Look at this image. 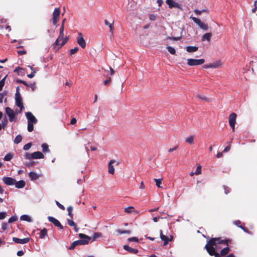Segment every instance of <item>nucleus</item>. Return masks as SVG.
<instances>
[{"label": "nucleus", "mask_w": 257, "mask_h": 257, "mask_svg": "<svg viewBox=\"0 0 257 257\" xmlns=\"http://www.w3.org/2000/svg\"><path fill=\"white\" fill-rule=\"evenodd\" d=\"M79 238H81L80 240H76L73 242L69 249L73 250L77 245H86L88 244L91 240V237L85 235L83 233H79L78 234Z\"/></svg>", "instance_id": "nucleus-2"}, {"label": "nucleus", "mask_w": 257, "mask_h": 257, "mask_svg": "<svg viewBox=\"0 0 257 257\" xmlns=\"http://www.w3.org/2000/svg\"><path fill=\"white\" fill-rule=\"evenodd\" d=\"M185 141L186 143H188L190 145H192L194 144V137L193 136H190L187 138L186 139Z\"/></svg>", "instance_id": "nucleus-27"}, {"label": "nucleus", "mask_w": 257, "mask_h": 257, "mask_svg": "<svg viewBox=\"0 0 257 257\" xmlns=\"http://www.w3.org/2000/svg\"><path fill=\"white\" fill-rule=\"evenodd\" d=\"M6 214L5 212H0V220L3 219L6 217Z\"/></svg>", "instance_id": "nucleus-55"}, {"label": "nucleus", "mask_w": 257, "mask_h": 257, "mask_svg": "<svg viewBox=\"0 0 257 257\" xmlns=\"http://www.w3.org/2000/svg\"><path fill=\"white\" fill-rule=\"evenodd\" d=\"M218 243L228 245V240H223L220 237L210 239L205 245V248L210 255H214L216 257V254L218 253L215 251L213 246Z\"/></svg>", "instance_id": "nucleus-1"}, {"label": "nucleus", "mask_w": 257, "mask_h": 257, "mask_svg": "<svg viewBox=\"0 0 257 257\" xmlns=\"http://www.w3.org/2000/svg\"><path fill=\"white\" fill-rule=\"evenodd\" d=\"M167 49L170 54H173V55L175 54L176 50L173 47H171V46H168L167 47Z\"/></svg>", "instance_id": "nucleus-39"}, {"label": "nucleus", "mask_w": 257, "mask_h": 257, "mask_svg": "<svg viewBox=\"0 0 257 257\" xmlns=\"http://www.w3.org/2000/svg\"><path fill=\"white\" fill-rule=\"evenodd\" d=\"M211 37H212L211 33H205L202 36V40L203 41H204L205 40H207L209 42L210 41Z\"/></svg>", "instance_id": "nucleus-21"}, {"label": "nucleus", "mask_w": 257, "mask_h": 257, "mask_svg": "<svg viewBox=\"0 0 257 257\" xmlns=\"http://www.w3.org/2000/svg\"><path fill=\"white\" fill-rule=\"evenodd\" d=\"M6 78V77H5L2 80L0 81V91L3 89V88L5 85Z\"/></svg>", "instance_id": "nucleus-45"}, {"label": "nucleus", "mask_w": 257, "mask_h": 257, "mask_svg": "<svg viewBox=\"0 0 257 257\" xmlns=\"http://www.w3.org/2000/svg\"><path fill=\"white\" fill-rule=\"evenodd\" d=\"M30 240V238L29 237H26L23 239L19 238L17 237H14L13 238V240L17 243L19 244H25L28 243Z\"/></svg>", "instance_id": "nucleus-12"}, {"label": "nucleus", "mask_w": 257, "mask_h": 257, "mask_svg": "<svg viewBox=\"0 0 257 257\" xmlns=\"http://www.w3.org/2000/svg\"><path fill=\"white\" fill-rule=\"evenodd\" d=\"M168 38L171 40L177 41V40H180L181 39V37H169Z\"/></svg>", "instance_id": "nucleus-51"}, {"label": "nucleus", "mask_w": 257, "mask_h": 257, "mask_svg": "<svg viewBox=\"0 0 257 257\" xmlns=\"http://www.w3.org/2000/svg\"><path fill=\"white\" fill-rule=\"evenodd\" d=\"M192 20L198 25L201 22V21L199 19H198V18H195V17L192 18Z\"/></svg>", "instance_id": "nucleus-54"}, {"label": "nucleus", "mask_w": 257, "mask_h": 257, "mask_svg": "<svg viewBox=\"0 0 257 257\" xmlns=\"http://www.w3.org/2000/svg\"><path fill=\"white\" fill-rule=\"evenodd\" d=\"M15 100L17 106H18L22 110L24 108V105L22 101V98L21 96L19 91H18L16 92V93L15 94Z\"/></svg>", "instance_id": "nucleus-7"}, {"label": "nucleus", "mask_w": 257, "mask_h": 257, "mask_svg": "<svg viewBox=\"0 0 257 257\" xmlns=\"http://www.w3.org/2000/svg\"><path fill=\"white\" fill-rule=\"evenodd\" d=\"M64 36V33L60 32L59 36L58 39H59L60 40H62L63 39Z\"/></svg>", "instance_id": "nucleus-58"}, {"label": "nucleus", "mask_w": 257, "mask_h": 257, "mask_svg": "<svg viewBox=\"0 0 257 257\" xmlns=\"http://www.w3.org/2000/svg\"><path fill=\"white\" fill-rule=\"evenodd\" d=\"M76 121H77L76 119L75 118H73L71 120L70 123L71 124H74L76 123Z\"/></svg>", "instance_id": "nucleus-64"}, {"label": "nucleus", "mask_w": 257, "mask_h": 257, "mask_svg": "<svg viewBox=\"0 0 257 257\" xmlns=\"http://www.w3.org/2000/svg\"><path fill=\"white\" fill-rule=\"evenodd\" d=\"M199 27L204 31H207L208 29V26L207 24H204L201 22L198 25Z\"/></svg>", "instance_id": "nucleus-28"}, {"label": "nucleus", "mask_w": 257, "mask_h": 257, "mask_svg": "<svg viewBox=\"0 0 257 257\" xmlns=\"http://www.w3.org/2000/svg\"><path fill=\"white\" fill-rule=\"evenodd\" d=\"M230 145H229V146H228L225 148V149L223 150V152H225V153L227 152L230 150Z\"/></svg>", "instance_id": "nucleus-60"}, {"label": "nucleus", "mask_w": 257, "mask_h": 257, "mask_svg": "<svg viewBox=\"0 0 257 257\" xmlns=\"http://www.w3.org/2000/svg\"><path fill=\"white\" fill-rule=\"evenodd\" d=\"M201 173V167L200 166H198L197 168H196V170L195 171V172H194V174L195 175H199Z\"/></svg>", "instance_id": "nucleus-48"}, {"label": "nucleus", "mask_w": 257, "mask_h": 257, "mask_svg": "<svg viewBox=\"0 0 257 257\" xmlns=\"http://www.w3.org/2000/svg\"><path fill=\"white\" fill-rule=\"evenodd\" d=\"M154 181L156 182V186L159 188H162L161 186L162 178L161 179H154Z\"/></svg>", "instance_id": "nucleus-33"}, {"label": "nucleus", "mask_w": 257, "mask_h": 257, "mask_svg": "<svg viewBox=\"0 0 257 257\" xmlns=\"http://www.w3.org/2000/svg\"><path fill=\"white\" fill-rule=\"evenodd\" d=\"M124 211H125V212L127 213H138V211H136L134 207L133 206H129L128 207L125 208L124 209Z\"/></svg>", "instance_id": "nucleus-22"}, {"label": "nucleus", "mask_w": 257, "mask_h": 257, "mask_svg": "<svg viewBox=\"0 0 257 257\" xmlns=\"http://www.w3.org/2000/svg\"><path fill=\"white\" fill-rule=\"evenodd\" d=\"M32 146V143H29L27 144H26L24 147H23V149L25 151H27L28 150L30 149V148Z\"/></svg>", "instance_id": "nucleus-47"}, {"label": "nucleus", "mask_w": 257, "mask_h": 257, "mask_svg": "<svg viewBox=\"0 0 257 257\" xmlns=\"http://www.w3.org/2000/svg\"><path fill=\"white\" fill-rule=\"evenodd\" d=\"M6 112L9 117V120L11 122L16 121L17 117L14 110L9 107L6 108Z\"/></svg>", "instance_id": "nucleus-5"}, {"label": "nucleus", "mask_w": 257, "mask_h": 257, "mask_svg": "<svg viewBox=\"0 0 257 257\" xmlns=\"http://www.w3.org/2000/svg\"><path fill=\"white\" fill-rule=\"evenodd\" d=\"M34 164H35V162H30V163L26 164V165L28 167H30L33 166Z\"/></svg>", "instance_id": "nucleus-62"}, {"label": "nucleus", "mask_w": 257, "mask_h": 257, "mask_svg": "<svg viewBox=\"0 0 257 257\" xmlns=\"http://www.w3.org/2000/svg\"><path fill=\"white\" fill-rule=\"evenodd\" d=\"M166 2L170 8H172L175 7V4L173 0H166Z\"/></svg>", "instance_id": "nucleus-38"}, {"label": "nucleus", "mask_w": 257, "mask_h": 257, "mask_svg": "<svg viewBox=\"0 0 257 257\" xmlns=\"http://www.w3.org/2000/svg\"><path fill=\"white\" fill-rule=\"evenodd\" d=\"M24 254V252H23V250H19L17 253V255H18L19 256L23 255Z\"/></svg>", "instance_id": "nucleus-61"}, {"label": "nucleus", "mask_w": 257, "mask_h": 257, "mask_svg": "<svg viewBox=\"0 0 257 257\" xmlns=\"http://www.w3.org/2000/svg\"><path fill=\"white\" fill-rule=\"evenodd\" d=\"M29 176L31 180H36L39 178V176L35 172H31L29 174Z\"/></svg>", "instance_id": "nucleus-23"}, {"label": "nucleus", "mask_w": 257, "mask_h": 257, "mask_svg": "<svg viewBox=\"0 0 257 257\" xmlns=\"http://www.w3.org/2000/svg\"><path fill=\"white\" fill-rule=\"evenodd\" d=\"M59 41H60V40L57 38L56 41L53 44V49L55 51H58L60 49V48L61 47H60V44L59 45Z\"/></svg>", "instance_id": "nucleus-24"}, {"label": "nucleus", "mask_w": 257, "mask_h": 257, "mask_svg": "<svg viewBox=\"0 0 257 257\" xmlns=\"http://www.w3.org/2000/svg\"><path fill=\"white\" fill-rule=\"evenodd\" d=\"M18 219V218L16 216H12L11 218H9L8 222L9 223H11L13 222L16 221Z\"/></svg>", "instance_id": "nucleus-46"}, {"label": "nucleus", "mask_w": 257, "mask_h": 257, "mask_svg": "<svg viewBox=\"0 0 257 257\" xmlns=\"http://www.w3.org/2000/svg\"><path fill=\"white\" fill-rule=\"evenodd\" d=\"M47 230L46 228H44L40 232V237L41 238H43L47 235Z\"/></svg>", "instance_id": "nucleus-30"}, {"label": "nucleus", "mask_w": 257, "mask_h": 257, "mask_svg": "<svg viewBox=\"0 0 257 257\" xmlns=\"http://www.w3.org/2000/svg\"><path fill=\"white\" fill-rule=\"evenodd\" d=\"M160 238H161V239L162 240H163L164 241V245H167L169 240L168 237L167 236H166L165 235H164L163 234V231L161 230L160 231Z\"/></svg>", "instance_id": "nucleus-17"}, {"label": "nucleus", "mask_w": 257, "mask_h": 257, "mask_svg": "<svg viewBox=\"0 0 257 257\" xmlns=\"http://www.w3.org/2000/svg\"><path fill=\"white\" fill-rule=\"evenodd\" d=\"M3 181L7 185H12L16 183V180L11 177H4Z\"/></svg>", "instance_id": "nucleus-13"}, {"label": "nucleus", "mask_w": 257, "mask_h": 257, "mask_svg": "<svg viewBox=\"0 0 257 257\" xmlns=\"http://www.w3.org/2000/svg\"><path fill=\"white\" fill-rule=\"evenodd\" d=\"M111 81L110 77H108L105 81H104V84L105 85H108Z\"/></svg>", "instance_id": "nucleus-56"}, {"label": "nucleus", "mask_w": 257, "mask_h": 257, "mask_svg": "<svg viewBox=\"0 0 257 257\" xmlns=\"http://www.w3.org/2000/svg\"><path fill=\"white\" fill-rule=\"evenodd\" d=\"M27 87H29L31 88L32 91H34L36 89V83H31V84H28L27 85H26Z\"/></svg>", "instance_id": "nucleus-43"}, {"label": "nucleus", "mask_w": 257, "mask_h": 257, "mask_svg": "<svg viewBox=\"0 0 257 257\" xmlns=\"http://www.w3.org/2000/svg\"><path fill=\"white\" fill-rule=\"evenodd\" d=\"M205 62L203 59H195L189 58L187 59V65L190 66H197L203 64Z\"/></svg>", "instance_id": "nucleus-4"}, {"label": "nucleus", "mask_w": 257, "mask_h": 257, "mask_svg": "<svg viewBox=\"0 0 257 257\" xmlns=\"http://www.w3.org/2000/svg\"><path fill=\"white\" fill-rule=\"evenodd\" d=\"M7 226H8V224H7V223H3L2 224V229H3V230H6V229H7Z\"/></svg>", "instance_id": "nucleus-63"}, {"label": "nucleus", "mask_w": 257, "mask_h": 257, "mask_svg": "<svg viewBox=\"0 0 257 257\" xmlns=\"http://www.w3.org/2000/svg\"><path fill=\"white\" fill-rule=\"evenodd\" d=\"M13 154L10 153L5 156L4 158V160L6 161H10L13 158Z\"/></svg>", "instance_id": "nucleus-32"}, {"label": "nucleus", "mask_w": 257, "mask_h": 257, "mask_svg": "<svg viewBox=\"0 0 257 257\" xmlns=\"http://www.w3.org/2000/svg\"><path fill=\"white\" fill-rule=\"evenodd\" d=\"M236 117L237 115L234 112L231 113L229 116V123L230 126L232 129V132H234Z\"/></svg>", "instance_id": "nucleus-6"}, {"label": "nucleus", "mask_w": 257, "mask_h": 257, "mask_svg": "<svg viewBox=\"0 0 257 257\" xmlns=\"http://www.w3.org/2000/svg\"><path fill=\"white\" fill-rule=\"evenodd\" d=\"M20 219L22 220L26 221L28 222L32 221L31 217L27 215H23L21 216Z\"/></svg>", "instance_id": "nucleus-25"}, {"label": "nucleus", "mask_w": 257, "mask_h": 257, "mask_svg": "<svg viewBox=\"0 0 257 257\" xmlns=\"http://www.w3.org/2000/svg\"><path fill=\"white\" fill-rule=\"evenodd\" d=\"M77 44L82 48L84 49L86 47V42L84 39L81 33H79L76 38Z\"/></svg>", "instance_id": "nucleus-9"}, {"label": "nucleus", "mask_w": 257, "mask_h": 257, "mask_svg": "<svg viewBox=\"0 0 257 257\" xmlns=\"http://www.w3.org/2000/svg\"><path fill=\"white\" fill-rule=\"evenodd\" d=\"M62 40L63 41L62 43L60 44V47H62L67 42V41H68V38L67 37H66L65 38H63Z\"/></svg>", "instance_id": "nucleus-50"}, {"label": "nucleus", "mask_w": 257, "mask_h": 257, "mask_svg": "<svg viewBox=\"0 0 257 257\" xmlns=\"http://www.w3.org/2000/svg\"><path fill=\"white\" fill-rule=\"evenodd\" d=\"M198 98H199L201 100H204L206 102H209L210 101V99L204 96H201V95H198L197 96Z\"/></svg>", "instance_id": "nucleus-42"}, {"label": "nucleus", "mask_w": 257, "mask_h": 257, "mask_svg": "<svg viewBox=\"0 0 257 257\" xmlns=\"http://www.w3.org/2000/svg\"><path fill=\"white\" fill-rule=\"evenodd\" d=\"M234 223L237 226H238L239 227H240V226H242L240 224H241V222L239 220H236L234 222Z\"/></svg>", "instance_id": "nucleus-59"}, {"label": "nucleus", "mask_w": 257, "mask_h": 257, "mask_svg": "<svg viewBox=\"0 0 257 257\" xmlns=\"http://www.w3.org/2000/svg\"><path fill=\"white\" fill-rule=\"evenodd\" d=\"M68 224L69 226L73 227L75 232H78L79 228L77 227L76 224L71 219H67Z\"/></svg>", "instance_id": "nucleus-18"}, {"label": "nucleus", "mask_w": 257, "mask_h": 257, "mask_svg": "<svg viewBox=\"0 0 257 257\" xmlns=\"http://www.w3.org/2000/svg\"><path fill=\"white\" fill-rule=\"evenodd\" d=\"M60 15V9L59 8H55L53 13V24L55 25L57 23Z\"/></svg>", "instance_id": "nucleus-8"}, {"label": "nucleus", "mask_w": 257, "mask_h": 257, "mask_svg": "<svg viewBox=\"0 0 257 257\" xmlns=\"http://www.w3.org/2000/svg\"><path fill=\"white\" fill-rule=\"evenodd\" d=\"M8 120L6 117L4 118L2 120V124H1L2 127L5 128L7 125Z\"/></svg>", "instance_id": "nucleus-44"}, {"label": "nucleus", "mask_w": 257, "mask_h": 257, "mask_svg": "<svg viewBox=\"0 0 257 257\" xmlns=\"http://www.w3.org/2000/svg\"><path fill=\"white\" fill-rule=\"evenodd\" d=\"M116 232L119 234H130L132 232V231L130 230H121L117 229L116 230Z\"/></svg>", "instance_id": "nucleus-35"}, {"label": "nucleus", "mask_w": 257, "mask_h": 257, "mask_svg": "<svg viewBox=\"0 0 257 257\" xmlns=\"http://www.w3.org/2000/svg\"><path fill=\"white\" fill-rule=\"evenodd\" d=\"M15 186L17 188H24L26 185L25 182L23 180H20L18 182H16L15 183Z\"/></svg>", "instance_id": "nucleus-20"}, {"label": "nucleus", "mask_w": 257, "mask_h": 257, "mask_svg": "<svg viewBox=\"0 0 257 257\" xmlns=\"http://www.w3.org/2000/svg\"><path fill=\"white\" fill-rule=\"evenodd\" d=\"M73 209V207L71 206H70L67 208V211L68 212V215L70 217V218L71 219L73 218V215L72 214Z\"/></svg>", "instance_id": "nucleus-36"}, {"label": "nucleus", "mask_w": 257, "mask_h": 257, "mask_svg": "<svg viewBox=\"0 0 257 257\" xmlns=\"http://www.w3.org/2000/svg\"><path fill=\"white\" fill-rule=\"evenodd\" d=\"M115 162L114 160H110L108 163V172L111 174H113L114 173V168L112 164Z\"/></svg>", "instance_id": "nucleus-16"}, {"label": "nucleus", "mask_w": 257, "mask_h": 257, "mask_svg": "<svg viewBox=\"0 0 257 257\" xmlns=\"http://www.w3.org/2000/svg\"><path fill=\"white\" fill-rule=\"evenodd\" d=\"M229 247H224L221 250L220 255H225L229 252Z\"/></svg>", "instance_id": "nucleus-29"}, {"label": "nucleus", "mask_w": 257, "mask_h": 257, "mask_svg": "<svg viewBox=\"0 0 257 257\" xmlns=\"http://www.w3.org/2000/svg\"><path fill=\"white\" fill-rule=\"evenodd\" d=\"M128 240L129 241H135V242H138L139 241V239L138 238H137V237H131V238H129L128 239Z\"/></svg>", "instance_id": "nucleus-53"}, {"label": "nucleus", "mask_w": 257, "mask_h": 257, "mask_svg": "<svg viewBox=\"0 0 257 257\" xmlns=\"http://www.w3.org/2000/svg\"><path fill=\"white\" fill-rule=\"evenodd\" d=\"M104 24L105 25L108 26L110 29V32L111 33H113L114 27L113 26V24L110 23L107 20H105Z\"/></svg>", "instance_id": "nucleus-26"}, {"label": "nucleus", "mask_w": 257, "mask_h": 257, "mask_svg": "<svg viewBox=\"0 0 257 257\" xmlns=\"http://www.w3.org/2000/svg\"><path fill=\"white\" fill-rule=\"evenodd\" d=\"M123 248L131 253L137 254L138 252L137 249L133 248L127 245H124Z\"/></svg>", "instance_id": "nucleus-14"}, {"label": "nucleus", "mask_w": 257, "mask_h": 257, "mask_svg": "<svg viewBox=\"0 0 257 257\" xmlns=\"http://www.w3.org/2000/svg\"><path fill=\"white\" fill-rule=\"evenodd\" d=\"M26 116L28 119V122H31L36 123L37 122V118L31 112H28L26 113Z\"/></svg>", "instance_id": "nucleus-11"}, {"label": "nucleus", "mask_w": 257, "mask_h": 257, "mask_svg": "<svg viewBox=\"0 0 257 257\" xmlns=\"http://www.w3.org/2000/svg\"><path fill=\"white\" fill-rule=\"evenodd\" d=\"M186 51L189 53H193L196 52L198 50V47L196 46H187L186 47Z\"/></svg>", "instance_id": "nucleus-19"}, {"label": "nucleus", "mask_w": 257, "mask_h": 257, "mask_svg": "<svg viewBox=\"0 0 257 257\" xmlns=\"http://www.w3.org/2000/svg\"><path fill=\"white\" fill-rule=\"evenodd\" d=\"M35 124L34 123H31V122H28V131L29 132H31L34 130V126L33 124Z\"/></svg>", "instance_id": "nucleus-40"}, {"label": "nucleus", "mask_w": 257, "mask_h": 257, "mask_svg": "<svg viewBox=\"0 0 257 257\" xmlns=\"http://www.w3.org/2000/svg\"><path fill=\"white\" fill-rule=\"evenodd\" d=\"M42 148L44 153H47L49 152L48 145L45 143L42 145Z\"/></svg>", "instance_id": "nucleus-34"}, {"label": "nucleus", "mask_w": 257, "mask_h": 257, "mask_svg": "<svg viewBox=\"0 0 257 257\" xmlns=\"http://www.w3.org/2000/svg\"><path fill=\"white\" fill-rule=\"evenodd\" d=\"M44 155L41 152L38 151L33 153V159H43Z\"/></svg>", "instance_id": "nucleus-15"}, {"label": "nucleus", "mask_w": 257, "mask_h": 257, "mask_svg": "<svg viewBox=\"0 0 257 257\" xmlns=\"http://www.w3.org/2000/svg\"><path fill=\"white\" fill-rule=\"evenodd\" d=\"M48 220L50 222L53 223L56 226L59 227L60 229H63V226L62 225L60 221L55 218L49 216L48 217Z\"/></svg>", "instance_id": "nucleus-10"}, {"label": "nucleus", "mask_w": 257, "mask_h": 257, "mask_svg": "<svg viewBox=\"0 0 257 257\" xmlns=\"http://www.w3.org/2000/svg\"><path fill=\"white\" fill-rule=\"evenodd\" d=\"M22 136L19 135H18L15 139V140H14V143L16 144H18L19 143H20L21 141H22Z\"/></svg>", "instance_id": "nucleus-37"}, {"label": "nucleus", "mask_w": 257, "mask_h": 257, "mask_svg": "<svg viewBox=\"0 0 257 257\" xmlns=\"http://www.w3.org/2000/svg\"><path fill=\"white\" fill-rule=\"evenodd\" d=\"M36 73V71H33L32 72L31 74H28L27 75V76L29 77V78H32L33 77H34L35 75V73Z\"/></svg>", "instance_id": "nucleus-57"}, {"label": "nucleus", "mask_w": 257, "mask_h": 257, "mask_svg": "<svg viewBox=\"0 0 257 257\" xmlns=\"http://www.w3.org/2000/svg\"><path fill=\"white\" fill-rule=\"evenodd\" d=\"M223 66V63L220 60H218L212 63L206 64L203 66V68L205 69L212 68L216 69L221 67Z\"/></svg>", "instance_id": "nucleus-3"}, {"label": "nucleus", "mask_w": 257, "mask_h": 257, "mask_svg": "<svg viewBox=\"0 0 257 257\" xmlns=\"http://www.w3.org/2000/svg\"><path fill=\"white\" fill-rule=\"evenodd\" d=\"M101 233L99 232H95L94 233L92 237H91V239L93 241L95 240L97 238L101 236Z\"/></svg>", "instance_id": "nucleus-31"}, {"label": "nucleus", "mask_w": 257, "mask_h": 257, "mask_svg": "<svg viewBox=\"0 0 257 257\" xmlns=\"http://www.w3.org/2000/svg\"><path fill=\"white\" fill-rule=\"evenodd\" d=\"M25 156L26 159H28V160L33 159V153L30 154L29 153H26L25 154Z\"/></svg>", "instance_id": "nucleus-49"}, {"label": "nucleus", "mask_w": 257, "mask_h": 257, "mask_svg": "<svg viewBox=\"0 0 257 257\" xmlns=\"http://www.w3.org/2000/svg\"><path fill=\"white\" fill-rule=\"evenodd\" d=\"M56 203L57 204V205L62 210H64L65 208V207L62 205L61 204H60L58 201H56Z\"/></svg>", "instance_id": "nucleus-52"}, {"label": "nucleus", "mask_w": 257, "mask_h": 257, "mask_svg": "<svg viewBox=\"0 0 257 257\" xmlns=\"http://www.w3.org/2000/svg\"><path fill=\"white\" fill-rule=\"evenodd\" d=\"M78 48L77 47H75L73 49L70 50L69 53L70 55H73L75 54L78 51Z\"/></svg>", "instance_id": "nucleus-41"}]
</instances>
